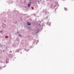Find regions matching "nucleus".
<instances>
[{
	"label": "nucleus",
	"mask_w": 74,
	"mask_h": 74,
	"mask_svg": "<svg viewBox=\"0 0 74 74\" xmlns=\"http://www.w3.org/2000/svg\"><path fill=\"white\" fill-rule=\"evenodd\" d=\"M28 25H30V24H27Z\"/></svg>",
	"instance_id": "f03ea898"
},
{
	"label": "nucleus",
	"mask_w": 74,
	"mask_h": 74,
	"mask_svg": "<svg viewBox=\"0 0 74 74\" xmlns=\"http://www.w3.org/2000/svg\"><path fill=\"white\" fill-rule=\"evenodd\" d=\"M19 36H21V35H19Z\"/></svg>",
	"instance_id": "20e7f679"
},
{
	"label": "nucleus",
	"mask_w": 74,
	"mask_h": 74,
	"mask_svg": "<svg viewBox=\"0 0 74 74\" xmlns=\"http://www.w3.org/2000/svg\"><path fill=\"white\" fill-rule=\"evenodd\" d=\"M31 3H30V4L28 3V7H30Z\"/></svg>",
	"instance_id": "f257e3e1"
},
{
	"label": "nucleus",
	"mask_w": 74,
	"mask_h": 74,
	"mask_svg": "<svg viewBox=\"0 0 74 74\" xmlns=\"http://www.w3.org/2000/svg\"><path fill=\"white\" fill-rule=\"evenodd\" d=\"M0 32L1 33H2V31H0Z\"/></svg>",
	"instance_id": "7ed1b4c3"
}]
</instances>
